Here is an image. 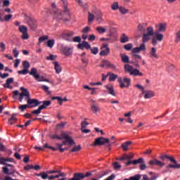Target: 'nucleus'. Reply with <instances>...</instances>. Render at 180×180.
I'll return each mask as SVG.
<instances>
[{
  "label": "nucleus",
  "mask_w": 180,
  "mask_h": 180,
  "mask_svg": "<svg viewBox=\"0 0 180 180\" xmlns=\"http://www.w3.org/2000/svg\"><path fill=\"white\" fill-rule=\"evenodd\" d=\"M60 136L65 139V141H63L62 143H56L58 148H62L63 146H71L75 145V141H74V139H72V138L68 135V133L63 131L61 132Z\"/></svg>",
  "instance_id": "1"
},
{
  "label": "nucleus",
  "mask_w": 180,
  "mask_h": 180,
  "mask_svg": "<svg viewBox=\"0 0 180 180\" xmlns=\"http://www.w3.org/2000/svg\"><path fill=\"white\" fill-rule=\"evenodd\" d=\"M103 144H107V147L112 146V143L108 138L99 137L96 139L94 146H103Z\"/></svg>",
  "instance_id": "2"
},
{
  "label": "nucleus",
  "mask_w": 180,
  "mask_h": 180,
  "mask_svg": "<svg viewBox=\"0 0 180 180\" xmlns=\"http://www.w3.org/2000/svg\"><path fill=\"white\" fill-rule=\"evenodd\" d=\"M118 82L120 88H129L130 86V84H131V79L129 77H124V79L119 77Z\"/></svg>",
  "instance_id": "3"
},
{
  "label": "nucleus",
  "mask_w": 180,
  "mask_h": 180,
  "mask_svg": "<svg viewBox=\"0 0 180 180\" xmlns=\"http://www.w3.org/2000/svg\"><path fill=\"white\" fill-rule=\"evenodd\" d=\"M119 40V37L117 35H113L111 38H101L100 41H103V46H109L110 43H113L114 41H117Z\"/></svg>",
  "instance_id": "4"
},
{
  "label": "nucleus",
  "mask_w": 180,
  "mask_h": 180,
  "mask_svg": "<svg viewBox=\"0 0 180 180\" xmlns=\"http://www.w3.org/2000/svg\"><path fill=\"white\" fill-rule=\"evenodd\" d=\"M167 160L173 162V165H167V168L169 169L171 168H174V169H180V164H178V162L176 161L175 158L172 156H169Z\"/></svg>",
  "instance_id": "5"
},
{
  "label": "nucleus",
  "mask_w": 180,
  "mask_h": 180,
  "mask_svg": "<svg viewBox=\"0 0 180 180\" xmlns=\"http://www.w3.org/2000/svg\"><path fill=\"white\" fill-rule=\"evenodd\" d=\"M22 70H19L18 74L22 75H26V74H29V68H30V63L29 61L25 60L22 62Z\"/></svg>",
  "instance_id": "6"
},
{
  "label": "nucleus",
  "mask_w": 180,
  "mask_h": 180,
  "mask_svg": "<svg viewBox=\"0 0 180 180\" xmlns=\"http://www.w3.org/2000/svg\"><path fill=\"white\" fill-rule=\"evenodd\" d=\"M27 103L29 108H36V106L41 105V102L39 101V100L36 98H31L30 97L27 98Z\"/></svg>",
  "instance_id": "7"
},
{
  "label": "nucleus",
  "mask_w": 180,
  "mask_h": 180,
  "mask_svg": "<svg viewBox=\"0 0 180 180\" xmlns=\"http://www.w3.org/2000/svg\"><path fill=\"white\" fill-rule=\"evenodd\" d=\"M19 32H20V33H22L21 39H22L23 40H27V39H29V33H27V27L25 25H20Z\"/></svg>",
  "instance_id": "8"
},
{
  "label": "nucleus",
  "mask_w": 180,
  "mask_h": 180,
  "mask_svg": "<svg viewBox=\"0 0 180 180\" xmlns=\"http://www.w3.org/2000/svg\"><path fill=\"white\" fill-rule=\"evenodd\" d=\"M164 40V34H160V32H156L155 36L152 38V44L153 46H157L158 41H162Z\"/></svg>",
  "instance_id": "9"
},
{
  "label": "nucleus",
  "mask_w": 180,
  "mask_h": 180,
  "mask_svg": "<svg viewBox=\"0 0 180 180\" xmlns=\"http://www.w3.org/2000/svg\"><path fill=\"white\" fill-rule=\"evenodd\" d=\"M78 50H84V49H86V50H90L92 54H98L99 50L97 47L91 48V46H77Z\"/></svg>",
  "instance_id": "10"
},
{
  "label": "nucleus",
  "mask_w": 180,
  "mask_h": 180,
  "mask_svg": "<svg viewBox=\"0 0 180 180\" xmlns=\"http://www.w3.org/2000/svg\"><path fill=\"white\" fill-rule=\"evenodd\" d=\"M60 50L65 56H70L72 53V48L71 46H62Z\"/></svg>",
  "instance_id": "11"
},
{
  "label": "nucleus",
  "mask_w": 180,
  "mask_h": 180,
  "mask_svg": "<svg viewBox=\"0 0 180 180\" xmlns=\"http://www.w3.org/2000/svg\"><path fill=\"white\" fill-rule=\"evenodd\" d=\"M100 67H101L102 68H103V67H105V68H111V70H116V65L110 63L109 60H103L102 64L100 65Z\"/></svg>",
  "instance_id": "12"
},
{
  "label": "nucleus",
  "mask_w": 180,
  "mask_h": 180,
  "mask_svg": "<svg viewBox=\"0 0 180 180\" xmlns=\"http://www.w3.org/2000/svg\"><path fill=\"white\" fill-rule=\"evenodd\" d=\"M47 174H58L54 175L53 176H58V177H54V179H57L60 178V176H66L65 173L60 171V170H49L47 171Z\"/></svg>",
  "instance_id": "13"
},
{
  "label": "nucleus",
  "mask_w": 180,
  "mask_h": 180,
  "mask_svg": "<svg viewBox=\"0 0 180 180\" xmlns=\"http://www.w3.org/2000/svg\"><path fill=\"white\" fill-rule=\"evenodd\" d=\"M155 28H156V33L165 32V30H167V24L160 22L155 25Z\"/></svg>",
  "instance_id": "14"
},
{
  "label": "nucleus",
  "mask_w": 180,
  "mask_h": 180,
  "mask_svg": "<svg viewBox=\"0 0 180 180\" xmlns=\"http://www.w3.org/2000/svg\"><path fill=\"white\" fill-rule=\"evenodd\" d=\"M27 23L32 30H34V29L37 28V21L34 19L29 18Z\"/></svg>",
  "instance_id": "15"
},
{
  "label": "nucleus",
  "mask_w": 180,
  "mask_h": 180,
  "mask_svg": "<svg viewBox=\"0 0 180 180\" xmlns=\"http://www.w3.org/2000/svg\"><path fill=\"white\" fill-rule=\"evenodd\" d=\"M142 94L144 95L145 99H151V98H154L155 93L151 90L143 91Z\"/></svg>",
  "instance_id": "16"
},
{
  "label": "nucleus",
  "mask_w": 180,
  "mask_h": 180,
  "mask_svg": "<svg viewBox=\"0 0 180 180\" xmlns=\"http://www.w3.org/2000/svg\"><path fill=\"white\" fill-rule=\"evenodd\" d=\"M59 15L63 18L64 16H68L69 18H71V13H70V10H68V6L67 4H65L64 6V11L59 13Z\"/></svg>",
  "instance_id": "17"
},
{
  "label": "nucleus",
  "mask_w": 180,
  "mask_h": 180,
  "mask_svg": "<svg viewBox=\"0 0 180 180\" xmlns=\"http://www.w3.org/2000/svg\"><path fill=\"white\" fill-rule=\"evenodd\" d=\"M109 53H110V49H109V47H108L107 46H103L101 48L100 56H108Z\"/></svg>",
  "instance_id": "18"
},
{
  "label": "nucleus",
  "mask_w": 180,
  "mask_h": 180,
  "mask_svg": "<svg viewBox=\"0 0 180 180\" xmlns=\"http://www.w3.org/2000/svg\"><path fill=\"white\" fill-rule=\"evenodd\" d=\"M29 74L32 75L34 79H39V78H40V75L37 73V69L36 68H32Z\"/></svg>",
  "instance_id": "19"
},
{
  "label": "nucleus",
  "mask_w": 180,
  "mask_h": 180,
  "mask_svg": "<svg viewBox=\"0 0 180 180\" xmlns=\"http://www.w3.org/2000/svg\"><path fill=\"white\" fill-rule=\"evenodd\" d=\"M14 159L13 158H0V165H5L6 162H13Z\"/></svg>",
  "instance_id": "20"
},
{
  "label": "nucleus",
  "mask_w": 180,
  "mask_h": 180,
  "mask_svg": "<svg viewBox=\"0 0 180 180\" xmlns=\"http://www.w3.org/2000/svg\"><path fill=\"white\" fill-rule=\"evenodd\" d=\"M52 101H58L60 106L63 105V102H67V101H68V99H67L66 98H63L62 97H58V96H53L51 98Z\"/></svg>",
  "instance_id": "21"
},
{
  "label": "nucleus",
  "mask_w": 180,
  "mask_h": 180,
  "mask_svg": "<svg viewBox=\"0 0 180 180\" xmlns=\"http://www.w3.org/2000/svg\"><path fill=\"white\" fill-rule=\"evenodd\" d=\"M165 163L161 162V161L154 159L153 160H150L149 162V165H158V167H164Z\"/></svg>",
  "instance_id": "22"
},
{
  "label": "nucleus",
  "mask_w": 180,
  "mask_h": 180,
  "mask_svg": "<svg viewBox=\"0 0 180 180\" xmlns=\"http://www.w3.org/2000/svg\"><path fill=\"white\" fill-rule=\"evenodd\" d=\"M20 91H22V93H20L22 96H25L26 99H28V98L30 97V92H29V90L25 87H20Z\"/></svg>",
  "instance_id": "23"
},
{
  "label": "nucleus",
  "mask_w": 180,
  "mask_h": 180,
  "mask_svg": "<svg viewBox=\"0 0 180 180\" xmlns=\"http://www.w3.org/2000/svg\"><path fill=\"white\" fill-rule=\"evenodd\" d=\"M67 41H70V43H79V44L81 43V37L77 36L73 38H68L67 39Z\"/></svg>",
  "instance_id": "24"
},
{
  "label": "nucleus",
  "mask_w": 180,
  "mask_h": 180,
  "mask_svg": "<svg viewBox=\"0 0 180 180\" xmlns=\"http://www.w3.org/2000/svg\"><path fill=\"white\" fill-rule=\"evenodd\" d=\"M58 176H49L48 173L42 172L41 175V179H49V180H53L54 178H57Z\"/></svg>",
  "instance_id": "25"
},
{
  "label": "nucleus",
  "mask_w": 180,
  "mask_h": 180,
  "mask_svg": "<svg viewBox=\"0 0 180 180\" xmlns=\"http://www.w3.org/2000/svg\"><path fill=\"white\" fill-rule=\"evenodd\" d=\"M54 65V69L56 70V72L57 74H60V72H61V71H63V68H61V66L60 65V64L58 63V62H53V63Z\"/></svg>",
  "instance_id": "26"
},
{
  "label": "nucleus",
  "mask_w": 180,
  "mask_h": 180,
  "mask_svg": "<svg viewBox=\"0 0 180 180\" xmlns=\"http://www.w3.org/2000/svg\"><path fill=\"white\" fill-rule=\"evenodd\" d=\"M148 41H150V36L146 34H143L142 37V43L140 44V46H146V43Z\"/></svg>",
  "instance_id": "27"
},
{
  "label": "nucleus",
  "mask_w": 180,
  "mask_h": 180,
  "mask_svg": "<svg viewBox=\"0 0 180 180\" xmlns=\"http://www.w3.org/2000/svg\"><path fill=\"white\" fill-rule=\"evenodd\" d=\"M120 57H121V61H122V63H124L125 64H127L129 63L130 58H129V56L127 55L120 53Z\"/></svg>",
  "instance_id": "28"
},
{
  "label": "nucleus",
  "mask_w": 180,
  "mask_h": 180,
  "mask_svg": "<svg viewBox=\"0 0 180 180\" xmlns=\"http://www.w3.org/2000/svg\"><path fill=\"white\" fill-rule=\"evenodd\" d=\"M144 50H146V46H141L140 47H136L132 49V53L136 54L137 53H140V51H144Z\"/></svg>",
  "instance_id": "29"
},
{
  "label": "nucleus",
  "mask_w": 180,
  "mask_h": 180,
  "mask_svg": "<svg viewBox=\"0 0 180 180\" xmlns=\"http://www.w3.org/2000/svg\"><path fill=\"white\" fill-rule=\"evenodd\" d=\"M130 40V38L126 35V34H122L120 37V42L121 43H127Z\"/></svg>",
  "instance_id": "30"
},
{
  "label": "nucleus",
  "mask_w": 180,
  "mask_h": 180,
  "mask_svg": "<svg viewBox=\"0 0 180 180\" xmlns=\"http://www.w3.org/2000/svg\"><path fill=\"white\" fill-rule=\"evenodd\" d=\"M150 54V57H152V58H155L156 60H158V55H157V49H155V48L151 49Z\"/></svg>",
  "instance_id": "31"
},
{
  "label": "nucleus",
  "mask_w": 180,
  "mask_h": 180,
  "mask_svg": "<svg viewBox=\"0 0 180 180\" xmlns=\"http://www.w3.org/2000/svg\"><path fill=\"white\" fill-rule=\"evenodd\" d=\"M105 88L108 89V94H110V95H112V96H116L113 86H105Z\"/></svg>",
  "instance_id": "32"
},
{
  "label": "nucleus",
  "mask_w": 180,
  "mask_h": 180,
  "mask_svg": "<svg viewBox=\"0 0 180 180\" xmlns=\"http://www.w3.org/2000/svg\"><path fill=\"white\" fill-rule=\"evenodd\" d=\"M18 118H16V114H12L11 117L8 120L9 124H15Z\"/></svg>",
  "instance_id": "33"
},
{
  "label": "nucleus",
  "mask_w": 180,
  "mask_h": 180,
  "mask_svg": "<svg viewBox=\"0 0 180 180\" xmlns=\"http://www.w3.org/2000/svg\"><path fill=\"white\" fill-rule=\"evenodd\" d=\"M41 102L42 105H40L41 108L43 109H46L47 106H50L51 105V101H39Z\"/></svg>",
  "instance_id": "34"
},
{
  "label": "nucleus",
  "mask_w": 180,
  "mask_h": 180,
  "mask_svg": "<svg viewBox=\"0 0 180 180\" xmlns=\"http://www.w3.org/2000/svg\"><path fill=\"white\" fill-rule=\"evenodd\" d=\"M131 144V141H127L122 144L121 147L124 151H127L129 150V146Z\"/></svg>",
  "instance_id": "35"
},
{
  "label": "nucleus",
  "mask_w": 180,
  "mask_h": 180,
  "mask_svg": "<svg viewBox=\"0 0 180 180\" xmlns=\"http://www.w3.org/2000/svg\"><path fill=\"white\" fill-rule=\"evenodd\" d=\"M130 75H134V77H137V75L142 76L143 73L137 69H132V72L130 73Z\"/></svg>",
  "instance_id": "36"
},
{
  "label": "nucleus",
  "mask_w": 180,
  "mask_h": 180,
  "mask_svg": "<svg viewBox=\"0 0 180 180\" xmlns=\"http://www.w3.org/2000/svg\"><path fill=\"white\" fill-rule=\"evenodd\" d=\"M148 36H153L154 35V28L153 27H148L146 30V34Z\"/></svg>",
  "instance_id": "37"
},
{
  "label": "nucleus",
  "mask_w": 180,
  "mask_h": 180,
  "mask_svg": "<svg viewBox=\"0 0 180 180\" xmlns=\"http://www.w3.org/2000/svg\"><path fill=\"white\" fill-rule=\"evenodd\" d=\"M81 145L74 146L70 151V153H77L78 151H81L82 150Z\"/></svg>",
  "instance_id": "38"
},
{
  "label": "nucleus",
  "mask_w": 180,
  "mask_h": 180,
  "mask_svg": "<svg viewBox=\"0 0 180 180\" xmlns=\"http://www.w3.org/2000/svg\"><path fill=\"white\" fill-rule=\"evenodd\" d=\"M12 82H13V78L10 77V78L7 79L6 84H4V87L9 88V85H11V84H12Z\"/></svg>",
  "instance_id": "39"
},
{
  "label": "nucleus",
  "mask_w": 180,
  "mask_h": 180,
  "mask_svg": "<svg viewBox=\"0 0 180 180\" xmlns=\"http://www.w3.org/2000/svg\"><path fill=\"white\" fill-rule=\"evenodd\" d=\"M112 167L113 169H115L116 171H119L122 168V166L120 165V164H119V162H114L112 163Z\"/></svg>",
  "instance_id": "40"
},
{
  "label": "nucleus",
  "mask_w": 180,
  "mask_h": 180,
  "mask_svg": "<svg viewBox=\"0 0 180 180\" xmlns=\"http://www.w3.org/2000/svg\"><path fill=\"white\" fill-rule=\"evenodd\" d=\"M124 70L127 72L131 74V72L133 71V67L129 64H127L124 65Z\"/></svg>",
  "instance_id": "41"
},
{
  "label": "nucleus",
  "mask_w": 180,
  "mask_h": 180,
  "mask_svg": "<svg viewBox=\"0 0 180 180\" xmlns=\"http://www.w3.org/2000/svg\"><path fill=\"white\" fill-rule=\"evenodd\" d=\"M119 11L122 15H126V13H129V9H127L126 8H124L122 6H120Z\"/></svg>",
  "instance_id": "42"
},
{
  "label": "nucleus",
  "mask_w": 180,
  "mask_h": 180,
  "mask_svg": "<svg viewBox=\"0 0 180 180\" xmlns=\"http://www.w3.org/2000/svg\"><path fill=\"white\" fill-rule=\"evenodd\" d=\"M96 30L100 34H103V33H106V28H105L103 27H98L96 28Z\"/></svg>",
  "instance_id": "43"
},
{
  "label": "nucleus",
  "mask_w": 180,
  "mask_h": 180,
  "mask_svg": "<svg viewBox=\"0 0 180 180\" xmlns=\"http://www.w3.org/2000/svg\"><path fill=\"white\" fill-rule=\"evenodd\" d=\"M91 108L92 112H94V113H96L97 112H99V110H101L99 106H98L96 104L91 105Z\"/></svg>",
  "instance_id": "44"
},
{
  "label": "nucleus",
  "mask_w": 180,
  "mask_h": 180,
  "mask_svg": "<svg viewBox=\"0 0 180 180\" xmlns=\"http://www.w3.org/2000/svg\"><path fill=\"white\" fill-rule=\"evenodd\" d=\"M120 6H119V3L117 1L114 2L111 5V9L112 11H117V9H120Z\"/></svg>",
  "instance_id": "45"
},
{
  "label": "nucleus",
  "mask_w": 180,
  "mask_h": 180,
  "mask_svg": "<svg viewBox=\"0 0 180 180\" xmlns=\"http://www.w3.org/2000/svg\"><path fill=\"white\" fill-rule=\"evenodd\" d=\"M108 75H110L109 77V81H116L117 78V75L112 74V73H108Z\"/></svg>",
  "instance_id": "46"
},
{
  "label": "nucleus",
  "mask_w": 180,
  "mask_h": 180,
  "mask_svg": "<svg viewBox=\"0 0 180 180\" xmlns=\"http://www.w3.org/2000/svg\"><path fill=\"white\" fill-rule=\"evenodd\" d=\"M43 110V107L39 106L37 110H34L32 111V115H40Z\"/></svg>",
  "instance_id": "47"
},
{
  "label": "nucleus",
  "mask_w": 180,
  "mask_h": 180,
  "mask_svg": "<svg viewBox=\"0 0 180 180\" xmlns=\"http://www.w3.org/2000/svg\"><path fill=\"white\" fill-rule=\"evenodd\" d=\"M143 162H144V159L143 158H141L137 160H133V164L134 165H137V164H140L141 165Z\"/></svg>",
  "instance_id": "48"
},
{
  "label": "nucleus",
  "mask_w": 180,
  "mask_h": 180,
  "mask_svg": "<svg viewBox=\"0 0 180 180\" xmlns=\"http://www.w3.org/2000/svg\"><path fill=\"white\" fill-rule=\"evenodd\" d=\"M74 34H75L74 31H70L68 33H65V37L66 40H67V39H72V36H74Z\"/></svg>",
  "instance_id": "49"
},
{
  "label": "nucleus",
  "mask_w": 180,
  "mask_h": 180,
  "mask_svg": "<svg viewBox=\"0 0 180 180\" xmlns=\"http://www.w3.org/2000/svg\"><path fill=\"white\" fill-rule=\"evenodd\" d=\"M46 40H49V35H44L39 38V43H43L46 41Z\"/></svg>",
  "instance_id": "50"
},
{
  "label": "nucleus",
  "mask_w": 180,
  "mask_h": 180,
  "mask_svg": "<svg viewBox=\"0 0 180 180\" xmlns=\"http://www.w3.org/2000/svg\"><path fill=\"white\" fill-rule=\"evenodd\" d=\"M138 30H139V32H146V28L144 27V24H139Z\"/></svg>",
  "instance_id": "51"
},
{
  "label": "nucleus",
  "mask_w": 180,
  "mask_h": 180,
  "mask_svg": "<svg viewBox=\"0 0 180 180\" xmlns=\"http://www.w3.org/2000/svg\"><path fill=\"white\" fill-rule=\"evenodd\" d=\"M124 157L125 158V160H131L133 158H134V154L133 153H129V155L127 154H124Z\"/></svg>",
  "instance_id": "52"
},
{
  "label": "nucleus",
  "mask_w": 180,
  "mask_h": 180,
  "mask_svg": "<svg viewBox=\"0 0 180 180\" xmlns=\"http://www.w3.org/2000/svg\"><path fill=\"white\" fill-rule=\"evenodd\" d=\"M50 138H51L52 140H56V139H57V140H63V136H58L57 134H52V135H50Z\"/></svg>",
  "instance_id": "53"
},
{
  "label": "nucleus",
  "mask_w": 180,
  "mask_h": 180,
  "mask_svg": "<svg viewBox=\"0 0 180 180\" xmlns=\"http://www.w3.org/2000/svg\"><path fill=\"white\" fill-rule=\"evenodd\" d=\"M141 179V175L140 174H136L134 176L129 177V180H140Z\"/></svg>",
  "instance_id": "54"
},
{
  "label": "nucleus",
  "mask_w": 180,
  "mask_h": 180,
  "mask_svg": "<svg viewBox=\"0 0 180 180\" xmlns=\"http://www.w3.org/2000/svg\"><path fill=\"white\" fill-rule=\"evenodd\" d=\"M27 108H30L29 105H28V104L21 105H20V106L18 107V109H19L20 110H21V112H25V109H26Z\"/></svg>",
  "instance_id": "55"
},
{
  "label": "nucleus",
  "mask_w": 180,
  "mask_h": 180,
  "mask_svg": "<svg viewBox=\"0 0 180 180\" xmlns=\"http://www.w3.org/2000/svg\"><path fill=\"white\" fill-rule=\"evenodd\" d=\"M13 15H12V14H8V15H6L5 17H4V19H3V20L4 22H9L11 19H12V17Z\"/></svg>",
  "instance_id": "56"
},
{
  "label": "nucleus",
  "mask_w": 180,
  "mask_h": 180,
  "mask_svg": "<svg viewBox=\"0 0 180 180\" xmlns=\"http://www.w3.org/2000/svg\"><path fill=\"white\" fill-rule=\"evenodd\" d=\"M147 167V165H146V162L144 160L143 162L141 163V165H139L141 171H144V169H146V168Z\"/></svg>",
  "instance_id": "57"
},
{
  "label": "nucleus",
  "mask_w": 180,
  "mask_h": 180,
  "mask_svg": "<svg viewBox=\"0 0 180 180\" xmlns=\"http://www.w3.org/2000/svg\"><path fill=\"white\" fill-rule=\"evenodd\" d=\"M41 88V89H43V91H45V92H46V94H48V95H50V94H51V92L50 91H49V86H47L46 85H42Z\"/></svg>",
  "instance_id": "58"
},
{
  "label": "nucleus",
  "mask_w": 180,
  "mask_h": 180,
  "mask_svg": "<svg viewBox=\"0 0 180 180\" xmlns=\"http://www.w3.org/2000/svg\"><path fill=\"white\" fill-rule=\"evenodd\" d=\"M94 19H95V15L94 14L89 13V17H88V20L89 22H94Z\"/></svg>",
  "instance_id": "59"
},
{
  "label": "nucleus",
  "mask_w": 180,
  "mask_h": 180,
  "mask_svg": "<svg viewBox=\"0 0 180 180\" xmlns=\"http://www.w3.org/2000/svg\"><path fill=\"white\" fill-rule=\"evenodd\" d=\"M44 148H50V150H53V151H56L57 148L53 147V146H49V143H45L44 146Z\"/></svg>",
  "instance_id": "60"
},
{
  "label": "nucleus",
  "mask_w": 180,
  "mask_h": 180,
  "mask_svg": "<svg viewBox=\"0 0 180 180\" xmlns=\"http://www.w3.org/2000/svg\"><path fill=\"white\" fill-rule=\"evenodd\" d=\"M88 39H89V41H95V39H96V36H95V34H91L89 35Z\"/></svg>",
  "instance_id": "61"
},
{
  "label": "nucleus",
  "mask_w": 180,
  "mask_h": 180,
  "mask_svg": "<svg viewBox=\"0 0 180 180\" xmlns=\"http://www.w3.org/2000/svg\"><path fill=\"white\" fill-rule=\"evenodd\" d=\"M46 60H51V61H54V60H56V56H54V55H53V54H51L49 56L46 57Z\"/></svg>",
  "instance_id": "62"
},
{
  "label": "nucleus",
  "mask_w": 180,
  "mask_h": 180,
  "mask_svg": "<svg viewBox=\"0 0 180 180\" xmlns=\"http://www.w3.org/2000/svg\"><path fill=\"white\" fill-rule=\"evenodd\" d=\"M55 43L54 39H49L46 42V46H53Z\"/></svg>",
  "instance_id": "63"
},
{
  "label": "nucleus",
  "mask_w": 180,
  "mask_h": 180,
  "mask_svg": "<svg viewBox=\"0 0 180 180\" xmlns=\"http://www.w3.org/2000/svg\"><path fill=\"white\" fill-rule=\"evenodd\" d=\"M89 123L86 122V121H83L81 123L82 129H85L86 128V126H88Z\"/></svg>",
  "instance_id": "64"
}]
</instances>
